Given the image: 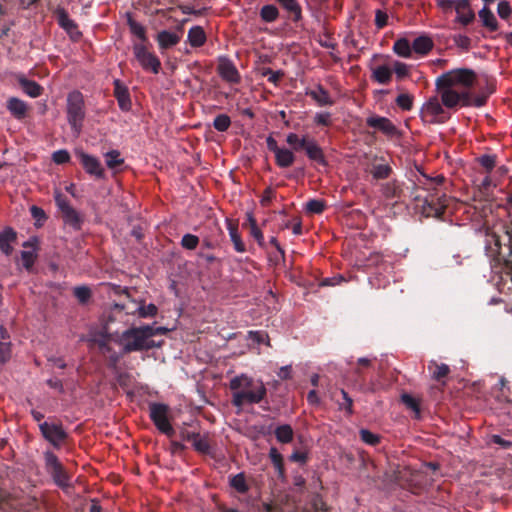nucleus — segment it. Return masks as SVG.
<instances>
[{
    "label": "nucleus",
    "instance_id": "09e8293b",
    "mask_svg": "<svg viewBox=\"0 0 512 512\" xmlns=\"http://www.w3.org/2000/svg\"><path fill=\"white\" fill-rule=\"evenodd\" d=\"M325 208L326 202L320 199H310L305 205L306 211L311 214H321Z\"/></svg>",
    "mask_w": 512,
    "mask_h": 512
},
{
    "label": "nucleus",
    "instance_id": "f704fd0d",
    "mask_svg": "<svg viewBox=\"0 0 512 512\" xmlns=\"http://www.w3.org/2000/svg\"><path fill=\"white\" fill-rule=\"evenodd\" d=\"M393 170L389 164H373L370 169V173L375 180L388 179Z\"/></svg>",
    "mask_w": 512,
    "mask_h": 512
},
{
    "label": "nucleus",
    "instance_id": "a211bd4d",
    "mask_svg": "<svg viewBox=\"0 0 512 512\" xmlns=\"http://www.w3.org/2000/svg\"><path fill=\"white\" fill-rule=\"evenodd\" d=\"M303 150L305 151L307 157L316 162L319 165L327 166V160L324 155L323 149L318 145L315 139L308 138Z\"/></svg>",
    "mask_w": 512,
    "mask_h": 512
},
{
    "label": "nucleus",
    "instance_id": "f8f14e48",
    "mask_svg": "<svg viewBox=\"0 0 512 512\" xmlns=\"http://www.w3.org/2000/svg\"><path fill=\"white\" fill-rule=\"evenodd\" d=\"M76 156L78 157L80 164L84 168V170L96 178L104 177V169L98 158L89 155L83 151L77 152Z\"/></svg>",
    "mask_w": 512,
    "mask_h": 512
},
{
    "label": "nucleus",
    "instance_id": "052dcab7",
    "mask_svg": "<svg viewBox=\"0 0 512 512\" xmlns=\"http://www.w3.org/2000/svg\"><path fill=\"white\" fill-rule=\"evenodd\" d=\"M393 71L396 74V78L399 80L409 76V67L403 62L395 61L393 64Z\"/></svg>",
    "mask_w": 512,
    "mask_h": 512
},
{
    "label": "nucleus",
    "instance_id": "58836bf2",
    "mask_svg": "<svg viewBox=\"0 0 512 512\" xmlns=\"http://www.w3.org/2000/svg\"><path fill=\"white\" fill-rule=\"evenodd\" d=\"M259 14H260V18L262 19V21H264L266 23H272L278 19L279 10L275 5L268 4V5H264L260 9Z\"/></svg>",
    "mask_w": 512,
    "mask_h": 512
},
{
    "label": "nucleus",
    "instance_id": "20e7f679",
    "mask_svg": "<svg viewBox=\"0 0 512 512\" xmlns=\"http://www.w3.org/2000/svg\"><path fill=\"white\" fill-rule=\"evenodd\" d=\"M67 121L75 137L82 131L85 120V103L81 92L75 90L68 94L66 104Z\"/></svg>",
    "mask_w": 512,
    "mask_h": 512
},
{
    "label": "nucleus",
    "instance_id": "4c0bfd02",
    "mask_svg": "<svg viewBox=\"0 0 512 512\" xmlns=\"http://www.w3.org/2000/svg\"><path fill=\"white\" fill-rule=\"evenodd\" d=\"M195 451L201 454H210L211 453V445L209 441V436L207 433L199 434L195 441L192 444Z\"/></svg>",
    "mask_w": 512,
    "mask_h": 512
},
{
    "label": "nucleus",
    "instance_id": "423d86ee",
    "mask_svg": "<svg viewBox=\"0 0 512 512\" xmlns=\"http://www.w3.org/2000/svg\"><path fill=\"white\" fill-rule=\"evenodd\" d=\"M54 199L56 206L61 213L63 222L74 230H81L84 218L71 206L68 198L60 191H56Z\"/></svg>",
    "mask_w": 512,
    "mask_h": 512
},
{
    "label": "nucleus",
    "instance_id": "ea45409f",
    "mask_svg": "<svg viewBox=\"0 0 512 512\" xmlns=\"http://www.w3.org/2000/svg\"><path fill=\"white\" fill-rule=\"evenodd\" d=\"M230 486L238 493L244 494L249 490L244 473H238L230 478Z\"/></svg>",
    "mask_w": 512,
    "mask_h": 512
},
{
    "label": "nucleus",
    "instance_id": "473e14b6",
    "mask_svg": "<svg viewBox=\"0 0 512 512\" xmlns=\"http://www.w3.org/2000/svg\"><path fill=\"white\" fill-rule=\"evenodd\" d=\"M393 51L400 57L411 58L412 44L406 38H400L394 42Z\"/></svg>",
    "mask_w": 512,
    "mask_h": 512
},
{
    "label": "nucleus",
    "instance_id": "e433bc0d",
    "mask_svg": "<svg viewBox=\"0 0 512 512\" xmlns=\"http://www.w3.org/2000/svg\"><path fill=\"white\" fill-rule=\"evenodd\" d=\"M494 92V89L491 88L487 92H482L477 96H473L471 91L468 92V101L469 104H460L464 107L474 106V107H482L487 103L488 97L490 94Z\"/></svg>",
    "mask_w": 512,
    "mask_h": 512
},
{
    "label": "nucleus",
    "instance_id": "39448f33",
    "mask_svg": "<svg viewBox=\"0 0 512 512\" xmlns=\"http://www.w3.org/2000/svg\"><path fill=\"white\" fill-rule=\"evenodd\" d=\"M41 436L51 444L54 449H61L69 438L68 432L64 429L61 421H44L40 423Z\"/></svg>",
    "mask_w": 512,
    "mask_h": 512
},
{
    "label": "nucleus",
    "instance_id": "a878e982",
    "mask_svg": "<svg viewBox=\"0 0 512 512\" xmlns=\"http://www.w3.org/2000/svg\"><path fill=\"white\" fill-rule=\"evenodd\" d=\"M428 370L431 373V377L435 381L442 382L443 384H445V381H443V379L446 378L450 373V368L447 364H438L434 360L429 362Z\"/></svg>",
    "mask_w": 512,
    "mask_h": 512
},
{
    "label": "nucleus",
    "instance_id": "37998d69",
    "mask_svg": "<svg viewBox=\"0 0 512 512\" xmlns=\"http://www.w3.org/2000/svg\"><path fill=\"white\" fill-rule=\"evenodd\" d=\"M247 222L250 228V235L257 241L259 246L262 247L264 245V236L260 228L257 226V222L253 215L248 214Z\"/></svg>",
    "mask_w": 512,
    "mask_h": 512
},
{
    "label": "nucleus",
    "instance_id": "f3484780",
    "mask_svg": "<svg viewBox=\"0 0 512 512\" xmlns=\"http://www.w3.org/2000/svg\"><path fill=\"white\" fill-rule=\"evenodd\" d=\"M367 126L381 131L387 136H394L397 133L396 126L386 117L371 116L366 119Z\"/></svg>",
    "mask_w": 512,
    "mask_h": 512
},
{
    "label": "nucleus",
    "instance_id": "4d7b16f0",
    "mask_svg": "<svg viewBox=\"0 0 512 512\" xmlns=\"http://www.w3.org/2000/svg\"><path fill=\"white\" fill-rule=\"evenodd\" d=\"M74 296L82 304L88 302L91 297V290L87 286H77L73 291Z\"/></svg>",
    "mask_w": 512,
    "mask_h": 512
},
{
    "label": "nucleus",
    "instance_id": "c756f323",
    "mask_svg": "<svg viewBox=\"0 0 512 512\" xmlns=\"http://www.w3.org/2000/svg\"><path fill=\"white\" fill-rule=\"evenodd\" d=\"M371 78L379 84L387 85L392 79V70L386 65H380L372 70Z\"/></svg>",
    "mask_w": 512,
    "mask_h": 512
},
{
    "label": "nucleus",
    "instance_id": "13d9d810",
    "mask_svg": "<svg viewBox=\"0 0 512 512\" xmlns=\"http://www.w3.org/2000/svg\"><path fill=\"white\" fill-rule=\"evenodd\" d=\"M396 104L404 111H410L413 107V97L409 94H400L396 98Z\"/></svg>",
    "mask_w": 512,
    "mask_h": 512
},
{
    "label": "nucleus",
    "instance_id": "2eb2a0df",
    "mask_svg": "<svg viewBox=\"0 0 512 512\" xmlns=\"http://www.w3.org/2000/svg\"><path fill=\"white\" fill-rule=\"evenodd\" d=\"M114 85V96L118 102L119 108L127 112L131 109L132 103L128 87L119 79H115Z\"/></svg>",
    "mask_w": 512,
    "mask_h": 512
},
{
    "label": "nucleus",
    "instance_id": "f257e3e1",
    "mask_svg": "<svg viewBox=\"0 0 512 512\" xmlns=\"http://www.w3.org/2000/svg\"><path fill=\"white\" fill-rule=\"evenodd\" d=\"M476 80V72L469 68L452 69L438 76L435 85L444 107L454 109L459 104H469L468 92Z\"/></svg>",
    "mask_w": 512,
    "mask_h": 512
},
{
    "label": "nucleus",
    "instance_id": "4468645a",
    "mask_svg": "<svg viewBox=\"0 0 512 512\" xmlns=\"http://www.w3.org/2000/svg\"><path fill=\"white\" fill-rule=\"evenodd\" d=\"M454 10L457 14L455 21L463 26H468L475 20L470 0H456Z\"/></svg>",
    "mask_w": 512,
    "mask_h": 512
},
{
    "label": "nucleus",
    "instance_id": "603ef678",
    "mask_svg": "<svg viewBox=\"0 0 512 512\" xmlns=\"http://www.w3.org/2000/svg\"><path fill=\"white\" fill-rule=\"evenodd\" d=\"M496 155L484 154L478 158L479 164L486 170L489 174L496 166Z\"/></svg>",
    "mask_w": 512,
    "mask_h": 512
},
{
    "label": "nucleus",
    "instance_id": "8fccbe9b",
    "mask_svg": "<svg viewBox=\"0 0 512 512\" xmlns=\"http://www.w3.org/2000/svg\"><path fill=\"white\" fill-rule=\"evenodd\" d=\"M231 125V119L227 114H219L214 118L213 127L219 132H225Z\"/></svg>",
    "mask_w": 512,
    "mask_h": 512
},
{
    "label": "nucleus",
    "instance_id": "2f4dec72",
    "mask_svg": "<svg viewBox=\"0 0 512 512\" xmlns=\"http://www.w3.org/2000/svg\"><path fill=\"white\" fill-rule=\"evenodd\" d=\"M275 437L278 442L282 444H288L292 442L294 437V431L289 424H282L275 428Z\"/></svg>",
    "mask_w": 512,
    "mask_h": 512
},
{
    "label": "nucleus",
    "instance_id": "412c9836",
    "mask_svg": "<svg viewBox=\"0 0 512 512\" xmlns=\"http://www.w3.org/2000/svg\"><path fill=\"white\" fill-rule=\"evenodd\" d=\"M17 239L16 231L11 227H6L0 232V250L5 255H11L13 248L11 243L15 242Z\"/></svg>",
    "mask_w": 512,
    "mask_h": 512
},
{
    "label": "nucleus",
    "instance_id": "bb28decb",
    "mask_svg": "<svg viewBox=\"0 0 512 512\" xmlns=\"http://www.w3.org/2000/svg\"><path fill=\"white\" fill-rule=\"evenodd\" d=\"M478 16L482 22V25L489 31H497L499 28L498 21L494 13L487 7L484 6L479 12Z\"/></svg>",
    "mask_w": 512,
    "mask_h": 512
},
{
    "label": "nucleus",
    "instance_id": "b1692460",
    "mask_svg": "<svg viewBox=\"0 0 512 512\" xmlns=\"http://www.w3.org/2000/svg\"><path fill=\"white\" fill-rule=\"evenodd\" d=\"M156 39L161 50L174 47L180 42V37L176 33L170 32L168 30L160 31L157 34Z\"/></svg>",
    "mask_w": 512,
    "mask_h": 512
},
{
    "label": "nucleus",
    "instance_id": "bf43d9fd",
    "mask_svg": "<svg viewBox=\"0 0 512 512\" xmlns=\"http://www.w3.org/2000/svg\"><path fill=\"white\" fill-rule=\"evenodd\" d=\"M199 244V238L193 234H185L181 239V245L187 250H194Z\"/></svg>",
    "mask_w": 512,
    "mask_h": 512
},
{
    "label": "nucleus",
    "instance_id": "72a5a7b5",
    "mask_svg": "<svg viewBox=\"0 0 512 512\" xmlns=\"http://www.w3.org/2000/svg\"><path fill=\"white\" fill-rule=\"evenodd\" d=\"M57 21L60 27L63 28L67 33L72 34L73 31L77 29L76 23L70 19L65 9H58Z\"/></svg>",
    "mask_w": 512,
    "mask_h": 512
},
{
    "label": "nucleus",
    "instance_id": "49530a36",
    "mask_svg": "<svg viewBox=\"0 0 512 512\" xmlns=\"http://www.w3.org/2000/svg\"><path fill=\"white\" fill-rule=\"evenodd\" d=\"M21 259L23 263V267L27 271H31L36 259H37V253L36 248L33 250H24L21 252Z\"/></svg>",
    "mask_w": 512,
    "mask_h": 512
},
{
    "label": "nucleus",
    "instance_id": "393cba45",
    "mask_svg": "<svg viewBox=\"0 0 512 512\" xmlns=\"http://www.w3.org/2000/svg\"><path fill=\"white\" fill-rule=\"evenodd\" d=\"M433 47V40L427 35H421L412 42V51L420 55H427Z\"/></svg>",
    "mask_w": 512,
    "mask_h": 512
},
{
    "label": "nucleus",
    "instance_id": "4be33fe9",
    "mask_svg": "<svg viewBox=\"0 0 512 512\" xmlns=\"http://www.w3.org/2000/svg\"><path fill=\"white\" fill-rule=\"evenodd\" d=\"M226 225L234 249L239 253H244L246 251V246L241 239V235L238 230V223L233 220L227 219Z\"/></svg>",
    "mask_w": 512,
    "mask_h": 512
},
{
    "label": "nucleus",
    "instance_id": "5701e85b",
    "mask_svg": "<svg viewBox=\"0 0 512 512\" xmlns=\"http://www.w3.org/2000/svg\"><path fill=\"white\" fill-rule=\"evenodd\" d=\"M306 94L315 100L320 106H331L334 104L329 92L320 84H318L314 90L307 91Z\"/></svg>",
    "mask_w": 512,
    "mask_h": 512
},
{
    "label": "nucleus",
    "instance_id": "9b49d317",
    "mask_svg": "<svg viewBox=\"0 0 512 512\" xmlns=\"http://www.w3.org/2000/svg\"><path fill=\"white\" fill-rule=\"evenodd\" d=\"M449 204V197L445 193L436 192L425 198L424 210L427 215L441 217Z\"/></svg>",
    "mask_w": 512,
    "mask_h": 512
},
{
    "label": "nucleus",
    "instance_id": "864d4df0",
    "mask_svg": "<svg viewBox=\"0 0 512 512\" xmlns=\"http://www.w3.org/2000/svg\"><path fill=\"white\" fill-rule=\"evenodd\" d=\"M261 75L268 77V81L270 83L277 85L281 78L284 76V72L281 70L273 71L271 68L264 67L261 69Z\"/></svg>",
    "mask_w": 512,
    "mask_h": 512
},
{
    "label": "nucleus",
    "instance_id": "a19ab883",
    "mask_svg": "<svg viewBox=\"0 0 512 512\" xmlns=\"http://www.w3.org/2000/svg\"><path fill=\"white\" fill-rule=\"evenodd\" d=\"M127 24L129 26L131 33L141 40L140 43L145 44V42L148 41L146 36V29L142 24L135 21L131 16L128 17Z\"/></svg>",
    "mask_w": 512,
    "mask_h": 512
},
{
    "label": "nucleus",
    "instance_id": "a18cd8bd",
    "mask_svg": "<svg viewBox=\"0 0 512 512\" xmlns=\"http://www.w3.org/2000/svg\"><path fill=\"white\" fill-rule=\"evenodd\" d=\"M308 138V136L299 138L296 133H289L286 137V142L293 148L294 151H300L303 150Z\"/></svg>",
    "mask_w": 512,
    "mask_h": 512
},
{
    "label": "nucleus",
    "instance_id": "7c9ffc66",
    "mask_svg": "<svg viewBox=\"0 0 512 512\" xmlns=\"http://www.w3.org/2000/svg\"><path fill=\"white\" fill-rule=\"evenodd\" d=\"M286 11L292 15V20L298 22L302 18V9L297 0H276Z\"/></svg>",
    "mask_w": 512,
    "mask_h": 512
},
{
    "label": "nucleus",
    "instance_id": "c9c22d12",
    "mask_svg": "<svg viewBox=\"0 0 512 512\" xmlns=\"http://www.w3.org/2000/svg\"><path fill=\"white\" fill-rule=\"evenodd\" d=\"M269 458L280 478L285 475L284 460L277 448L272 447L269 451Z\"/></svg>",
    "mask_w": 512,
    "mask_h": 512
},
{
    "label": "nucleus",
    "instance_id": "ddd939ff",
    "mask_svg": "<svg viewBox=\"0 0 512 512\" xmlns=\"http://www.w3.org/2000/svg\"><path fill=\"white\" fill-rule=\"evenodd\" d=\"M220 77L229 83L238 84L241 80L240 74L234 63L228 58H221L217 66Z\"/></svg>",
    "mask_w": 512,
    "mask_h": 512
},
{
    "label": "nucleus",
    "instance_id": "de8ad7c7",
    "mask_svg": "<svg viewBox=\"0 0 512 512\" xmlns=\"http://www.w3.org/2000/svg\"><path fill=\"white\" fill-rule=\"evenodd\" d=\"M45 509V503L36 497L28 498L24 507L22 509L23 512H41Z\"/></svg>",
    "mask_w": 512,
    "mask_h": 512
},
{
    "label": "nucleus",
    "instance_id": "e2e57ef3",
    "mask_svg": "<svg viewBox=\"0 0 512 512\" xmlns=\"http://www.w3.org/2000/svg\"><path fill=\"white\" fill-rule=\"evenodd\" d=\"M91 342L97 346L98 351H100L110 342V336L105 333H97L91 338Z\"/></svg>",
    "mask_w": 512,
    "mask_h": 512
},
{
    "label": "nucleus",
    "instance_id": "0e129e2a",
    "mask_svg": "<svg viewBox=\"0 0 512 512\" xmlns=\"http://www.w3.org/2000/svg\"><path fill=\"white\" fill-rule=\"evenodd\" d=\"M52 160L56 164H65L70 161V154L67 150H57L52 154Z\"/></svg>",
    "mask_w": 512,
    "mask_h": 512
},
{
    "label": "nucleus",
    "instance_id": "6e6d98bb",
    "mask_svg": "<svg viewBox=\"0 0 512 512\" xmlns=\"http://www.w3.org/2000/svg\"><path fill=\"white\" fill-rule=\"evenodd\" d=\"M136 311L138 312V315L141 318H151L157 315L158 308L156 307V305L150 303L148 305L138 306Z\"/></svg>",
    "mask_w": 512,
    "mask_h": 512
},
{
    "label": "nucleus",
    "instance_id": "7ed1b4c3",
    "mask_svg": "<svg viewBox=\"0 0 512 512\" xmlns=\"http://www.w3.org/2000/svg\"><path fill=\"white\" fill-rule=\"evenodd\" d=\"M154 335V327L150 325L131 327L123 331L120 337V343L123 346V354L147 351L156 347L155 341L151 339Z\"/></svg>",
    "mask_w": 512,
    "mask_h": 512
},
{
    "label": "nucleus",
    "instance_id": "774afa93",
    "mask_svg": "<svg viewBox=\"0 0 512 512\" xmlns=\"http://www.w3.org/2000/svg\"><path fill=\"white\" fill-rule=\"evenodd\" d=\"M11 356V343L0 341V363H5Z\"/></svg>",
    "mask_w": 512,
    "mask_h": 512
},
{
    "label": "nucleus",
    "instance_id": "dca6fc26",
    "mask_svg": "<svg viewBox=\"0 0 512 512\" xmlns=\"http://www.w3.org/2000/svg\"><path fill=\"white\" fill-rule=\"evenodd\" d=\"M15 79L27 96L37 98L43 94L44 88L36 81L28 79L24 74H15Z\"/></svg>",
    "mask_w": 512,
    "mask_h": 512
},
{
    "label": "nucleus",
    "instance_id": "cd10ccee",
    "mask_svg": "<svg viewBox=\"0 0 512 512\" xmlns=\"http://www.w3.org/2000/svg\"><path fill=\"white\" fill-rule=\"evenodd\" d=\"M274 156L275 163L280 168L290 167L296 159L293 151L287 148H280Z\"/></svg>",
    "mask_w": 512,
    "mask_h": 512
},
{
    "label": "nucleus",
    "instance_id": "5fc2aeb1",
    "mask_svg": "<svg viewBox=\"0 0 512 512\" xmlns=\"http://www.w3.org/2000/svg\"><path fill=\"white\" fill-rule=\"evenodd\" d=\"M360 439L371 446H376L380 443V436L377 434L372 433L371 431L367 429H361L360 432Z\"/></svg>",
    "mask_w": 512,
    "mask_h": 512
},
{
    "label": "nucleus",
    "instance_id": "3c124183",
    "mask_svg": "<svg viewBox=\"0 0 512 512\" xmlns=\"http://www.w3.org/2000/svg\"><path fill=\"white\" fill-rule=\"evenodd\" d=\"M402 402L415 413V418H420V404L413 396L405 393L401 396Z\"/></svg>",
    "mask_w": 512,
    "mask_h": 512
},
{
    "label": "nucleus",
    "instance_id": "6e6552de",
    "mask_svg": "<svg viewBox=\"0 0 512 512\" xmlns=\"http://www.w3.org/2000/svg\"><path fill=\"white\" fill-rule=\"evenodd\" d=\"M45 468L55 484L61 488L69 487V476L58 457L50 450L43 453Z\"/></svg>",
    "mask_w": 512,
    "mask_h": 512
},
{
    "label": "nucleus",
    "instance_id": "c85d7f7f",
    "mask_svg": "<svg viewBox=\"0 0 512 512\" xmlns=\"http://www.w3.org/2000/svg\"><path fill=\"white\" fill-rule=\"evenodd\" d=\"M188 42L192 47H201L206 42V33L201 26H193L188 31Z\"/></svg>",
    "mask_w": 512,
    "mask_h": 512
},
{
    "label": "nucleus",
    "instance_id": "79ce46f5",
    "mask_svg": "<svg viewBox=\"0 0 512 512\" xmlns=\"http://www.w3.org/2000/svg\"><path fill=\"white\" fill-rule=\"evenodd\" d=\"M99 353L107 358L108 367L112 369L117 367L121 356L111 347L110 342Z\"/></svg>",
    "mask_w": 512,
    "mask_h": 512
},
{
    "label": "nucleus",
    "instance_id": "69168bd1",
    "mask_svg": "<svg viewBox=\"0 0 512 512\" xmlns=\"http://www.w3.org/2000/svg\"><path fill=\"white\" fill-rule=\"evenodd\" d=\"M341 394H342L343 402L339 403V408L344 409L348 414H352L353 413L352 398L348 395V393L344 389H341Z\"/></svg>",
    "mask_w": 512,
    "mask_h": 512
},
{
    "label": "nucleus",
    "instance_id": "c03bdc74",
    "mask_svg": "<svg viewBox=\"0 0 512 512\" xmlns=\"http://www.w3.org/2000/svg\"><path fill=\"white\" fill-rule=\"evenodd\" d=\"M105 162L108 168L116 169L124 163L118 150H111L105 154Z\"/></svg>",
    "mask_w": 512,
    "mask_h": 512
},
{
    "label": "nucleus",
    "instance_id": "aec40b11",
    "mask_svg": "<svg viewBox=\"0 0 512 512\" xmlns=\"http://www.w3.org/2000/svg\"><path fill=\"white\" fill-rule=\"evenodd\" d=\"M382 196L387 200L401 199L404 190L403 182L393 179L381 185Z\"/></svg>",
    "mask_w": 512,
    "mask_h": 512
},
{
    "label": "nucleus",
    "instance_id": "9d476101",
    "mask_svg": "<svg viewBox=\"0 0 512 512\" xmlns=\"http://www.w3.org/2000/svg\"><path fill=\"white\" fill-rule=\"evenodd\" d=\"M168 411L169 407L166 404L156 402L149 404V415L154 425L161 433L172 437L175 431L169 422Z\"/></svg>",
    "mask_w": 512,
    "mask_h": 512
},
{
    "label": "nucleus",
    "instance_id": "680f3d73",
    "mask_svg": "<svg viewBox=\"0 0 512 512\" xmlns=\"http://www.w3.org/2000/svg\"><path fill=\"white\" fill-rule=\"evenodd\" d=\"M30 212H31L32 217L36 220L35 225L38 227L42 226L43 222L47 219V215H46L45 211L42 208L33 205L30 208Z\"/></svg>",
    "mask_w": 512,
    "mask_h": 512
},
{
    "label": "nucleus",
    "instance_id": "338daca9",
    "mask_svg": "<svg viewBox=\"0 0 512 512\" xmlns=\"http://www.w3.org/2000/svg\"><path fill=\"white\" fill-rule=\"evenodd\" d=\"M497 13L500 18L508 19L512 13V8L508 1H501L497 6Z\"/></svg>",
    "mask_w": 512,
    "mask_h": 512
},
{
    "label": "nucleus",
    "instance_id": "0eeeda50",
    "mask_svg": "<svg viewBox=\"0 0 512 512\" xmlns=\"http://www.w3.org/2000/svg\"><path fill=\"white\" fill-rule=\"evenodd\" d=\"M443 106L442 99L439 100L436 96L429 98L421 108V118L430 124L445 123L450 115L444 110Z\"/></svg>",
    "mask_w": 512,
    "mask_h": 512
},
{
    "label": "nucleus",
    "instance_id": "6ab92c4d",
    "mask_svg": "<svg viewBox=\"0 0 512 512\" xmlns=\"http://www.w3.org/2000/svg\"><path fill=\"white\" fill-rule=\"evenodd\" d=\"M6 108L10 114L19 121L25 119L29 111L28 104L17 97H10L6 101Z\"/></svg>",
    "mask_w": 512,
    "mask_h": 512
},
{
    "label": "nucleus",
    "instance_id": "f03ea898",
    "mask_svg": "<svg viewBox=\"0 0 512 512\" xmlns=\"http://www.w3.org/2000/svg\"><path fill=\"white\" fill-rule=\"evenodd\" d=\"M229 386L233 391L231 403L238 408L246 404H258L267 394V389L261 380H254L244 374L231 379Z\"/></svg>",
    "mask_w": 512,
    "mask_h": 512
},
{
    "label": "nucleus",
    "instance_id": "1a4fd4ad",
    "mask_svg": "<svg viewBox=\"0 0 512 512\" xmlns=\"http://www.w3.org/2000/svg\"><path fill=\"white\" fill-rule=\"evenodd\" d=\"M133 54L139 65L143 70L158 74L161 70V61L153 53L148 50L144 43L133 44Z\"/></svg>",
    "mask_w": 512,
    "mask_h": 512
}]
</instances>
